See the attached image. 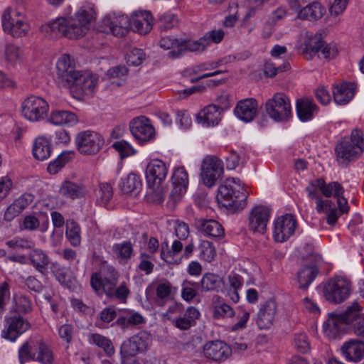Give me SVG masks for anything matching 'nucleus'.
<instances>
[{"label": "nucleus", "mask_w": 364, "mask_h": 364, "mask_svg": "<svg viewBox=\"0 0 364 364\" xmlns=\"http://www.w3.org/2000/svg\"><path fill=\"white\" fill-rule=\"evenodd\" d=\"M93 5L85 4L69 18L60 17L43 26V30L55 36L77 39L84 36L90 29V22L95 18Z\"/></svg>", "instance_id": "obj_1"}, {"label": "nucleus", "mask_w": 364, "mask_h": 364, "mask_svg": "<svg viewBox=\"0 0 364 364\" xmlns=\"http://www.w3.org/2000/svg\"><path fill=\"white\" fill-rule=\"evenodd\" d=\"M248 195L239 178H229L219 186L217 200L230 210H242L247 205Z\"/></svg>", "instance_id": "obj_2"}, {"label": "nucleus", "mask_w": 364, "mask_h": 364, "mask_svg": "<svg viewBox=\"0 0 364 364\" xmlns=\"http://www.w3.org/2000/svg\"><path fill=\"white\" fill-rule=\"evenodd\" d=\"M21 364L33 360L41 364H55L53 350L48 344L38 337L30 338L18 350Z\"/></svg>", "instance_id": "obj_3"}, {"label": "nucleus", "mask_w": 364, "mask_h": 364, "mask_svg": "<svg viewBox=\"0 0 364 364\" xmlns=\"http://www.w3.org/2000/svg\"><path fill=\"white\" fill-rule=\"evenodd\" d=\"M364 149L363 133L359 129L352 131L349 139H344L335 147L337 161L339 164H348L358 158Z\"/></svg>", "instance_id": "obj_4"}, {"label": "nucleus", "mask_w": 364, "mask_h": 364, "mask_svg": "<svg viewBox=\"0 0 364 364\" xmlns=\"http://www.w3.org/2000/svg\"><path fill=\"white\" fill-rule=\"evenodd\" d=\"M151 335L147 331H140L124 341L120 349L122 364H134V357L141 353H144L151 346Z\"/></svg>", "instance_id": "obj_5"}, {"label": "nucleus", "mask_w": 364, "mask_h": 364, "mask_svg": "<svg viewBox=\"0 0 364 364\" xmlns=\"http://www.w3.org/2000/svg\"><path fill=\"white\" fill-rule=\"evenodd\" d=\"M3 30L14 37L26 36L30 31V25L26 16L16 9H6L1 16Z\"/></svg>", "instance_id": "obj_6"}, {"label": "nucleus", "mask_w": 364, "mask_h": 364, "mask_svg": "<svg viewBox=\"0 0 364 364\" xmlns=\"http://www.w3.org/2000/svg\"><path fill=\"white\" fill-rule=\"evenodd\" d=\"M269 117L277 122H285L292 117L290 100L284 92H277L265 103Z\"/></svg>", "instance_id": "obj_7"}, {"label": "nucleus", "mask_w": 364, "mask_h": 364, "mask_svg": "<svg viewBox=\"0 0 364 364\" xmlns=\"http://www.w3.org/2000/svg\"><path fill=\"white\" fill-rule=\"evenodd\" d=\"M98 81L97 75L80 70L68 89L74 98L81 100L85 95H92L95 92Z\"/></svg>", "instance_id": "obj_8"}, {"label": "nucleus", "mask_w": 364, "mask_h": 364, "mask_svg": "<svg viewBox=\"0 0 364 364\" xmlns=\"http://www.w3.org/2000/svg\"><path fill=\"white\" fill-rule=\"evenodd\" d=\"M21 114L32 122H40L45 119L49 110V105L41 97L31 95L21 103Z\"/></svg>", "instance_id": "obj_9"}, {"label": "nucleus", "mask_w": 364, "mask_h": 364, "mask_svg": "<svg viewBox=\"0 0 364 364\" xmlns=\"http://www.w3.org/2000/svg\"><path fill=\"white\" fill-rule=\"evenodd\" d=\"M78 152L82 155H94L100 151L104 145V138L98 132L85 130L78 132L75 139Z\"/></svg>", "instance_id": "obj_10"}, {"label": "nucleus", "mask_w": 364, "mask_h": 364, "mask_svg": "<svg viewBox=\"0 0 364 364\" xmlns=\"http://www.w3.org/2000/svg\"><path fill=\"white\" fill-rule=\"evenodd\" d=\"M350 292V282L342 277H336L329 279L323 287V295L326 299L335 304L346 300Z\"/></svg>", "instance_id": "obj_11"}, {"label": "nucleus", "mask_w": 364, "mask_h": 364, "mask_svg": "<svg viewBox=\"0 0 364 364\" xmlns=\"http://www.w3.org/2000/svg\"><path fill=\"white\" fill-rule=\"evenodd\" d=\"M30 328L31 323L23 315L9 313L4 317V326L1 335L8 341H15Z\"/></svg>", "instance_id": "obj_12"}, {"label": "nucleus", "mask_w": 364, "mask_h": 364, "mask_svg": "<svg viewBox=\"0 0 364 364\" xmlns=\"http://www.w3.org/2000/svg\"><path fill=\"white\" fill-rule=\"evenodd\" d=\"M223 163L218 157L207 156L202 161L200 176L204 184L214 186L223 174Z\"/></svg>", "instance_id": "obj_13"}, {"label": "nucleus", "mask_w": 364, "mask_h": 364, "mask_svg": "<svg viewBox=\"0 0 364 364\" xmlns=\"http://www.w3.org/2000/svg\"><path fill=\"white\" fill-rule=\"evenodd\" d=\"M109 275L102 276L100 273H94L90 278V284L97 293H105L108 297H112L117 284L118 272L113 267L108 269Z\"/></svg>", "instance_id": "obj_14"}, {"label": "nucleus", "mask_w": 364, "mask_h": 364, "mask_svg": "<svg viewBox=\"0 0 364 364\" xmlns=\"http://www.w3.org/2000/svg\"><path fill=\"white\" fill-rule=\"evenodd\" d=\"M173 189L169 195L168 202L173 206L181 200L188 186V175L184 167H176L171 175Z\"/></svg>", "instance_id": "obj_15"}, {"label": "nucleus", "mask_w": 364, "mask_h": 364, "mask_svg": "<svg viewBox=\"0 0 364 364\" xmlns=\"http://www.w3.org/2000/svg\"><path fill=\"white\" fill-rule=\"evenodd\" d=\"M129 130L140 143L149 142L155 138V129L149 119L144 116L133 119L129 123Z\"/></svg>", "instance_id": "obj_16"}, {"label": "nucleus", "mask_w": 364, "mask_h": 364, "mask_svg": "<svg viewBox=\"0 0 364 364\" xmlns=\"http://www.w3.org/2000/svg\"><path fill=\"white\" fill-rule=\"evenodd\" d=\"M58 81L65 87H68L80 70L75 68L74 60L69 55H61L56 62Z\"/></svg>", "instance_id": "obj_17"}, {"label": "nucleus", "mask_w": 364, "mask_h": 364, "mask_svg": "<svg viewBox=\"0 0 364 364\" xmlns=\"http://www.w3.org/2000/svg\"><path fill=\"white\" fill-rule=\"evenodd\" d=\"M270 217V209L259 205L253 207L248 215V228L254 233L264 234Z\"/></svg>", "instance_id": "obj_18"}, {"label": "nucleus", "mask_w": 364, "mask_h": 364, "mask_svg": "<svg viewBox=\"0 0 364 364\" xmlns=\"http://www.w3.org/2000/svg\"><path fill=\"white\" fill-rule=\"evenodd\" d=\"M308 251L306 257L314 261V264L305 266L299 269L297 273V279L301 289L307 288L316 277L318 269L317 263L321 261V256L314 253L313 246L307 244L305 247Z\"/></svg>", "instance_id": "obj_19"}, {"label": "nucleus", "mask_w": 364, "mask_h": 364, "mask_svg": "<svg viewBox=\"0 0 364 364\" xmlns=\"http://www.w3.org/2000/svg\"><path fill=\"white\" fill-rule=\"evenodd\" d=\"M296 221L291 214L279 217L274 223L273 237L276 242H284L291 237L296 230Z\"/></svg>", "instance_id": "obj_20"}, {"label": "nucleus", "mask_w": 364, "mask_h": 364, "mask_svg": "<svg viewBox=\"0 0 364 364\" xmlns=\"http://www.w3.org/2000/svg\"><path fill=\"white\" fill-rule=\"evenodd\" d=\"M168 168L166 164L159 159H153L147 165L145 176L148 187L161 186L166 178Z\"/></svg>", "instance_id": "obj_21"}, {"label": "nucleus", "mask_w": 364, "mask_h": 364, "mask_svg": "<svg viewBox=\"0 0 364 364\" xmlns=\"http://www.w3.org/2000/svg\"><path fill=\"white\" fill-rule=\"evenodd\" d=\"M277 312V305L274 300L269 299L260 304L257 314L256 323L261 330H267L273 326Z\"/></svg>", "instance_id": "obj_22"}, {"label": "nucleus", "mask_w": 364, "mask_h": 364, "mask_svg": "<svg viewBox=\"0 0 364 364\" xmlns=\"http://www.w3.org/2000/svg\"><path fill=\"white\" fill-rule=\"evenodd\" d=\"M203 354L205 358L220 363L231 355L232 348L223 341H215L204 346Z\"/></svg>", "instance_id": "obj_23"}, {"label": "nucleus", "mask_w": 364, "mask_h": 364, "mask_svg": "<svg viewBox=\"0 0 364 364\" xmlns=\"http://www.w3.org/2000/svg\"><path fill=\"white\" fill-rule=\"evenodd\" d=\"M191 41L178 40L170 36L162 37L159 43L164 50H170L168 56L174 59L181 57L186 51H190Z\"/></svg>", "instance_id": "obj_24"}, {"label": "nucleus", "mask_w": 364, "mask_h": 364, "mask_svg": "<svg viewBox=\"0 0 364 364\" xmlns=\"http://www.w3.org/2000/svg\"><path fill=\"white\" fill-rule=\"evenodd\" d=\"M223 112L215 104H210L203 107L196 115V122L203 127H214L219 124Z\"/></svg>", "instance_id": "obj_25"}, {"label": "nucleus", "mask_w": 364, "mask_h": 364, "mask_svg": "<svg viewBox=\"0 0 364 364\" xmlns=\"http://www.w3.org/2000/svg\"><path fill=\"white\" fill-rule=\"evenodd\" d=\"M347 323L339 314L331 313L323 323V330L329 339H336L346 330Z\"/></svg>", "instance_id": "obj_26"}, {"label": "nucleus", "mask_w": 364, "mask_h": 364, "mask_svg": "<svg viewBox=\"0 0 364 364\" xmlns=\"http://www.w3.org/2000/svg\"><path fill=\"white\" fill-rule=\"evenodd\" d=\"M258 103L254 98L239 101L235 107V116L245 122H252L257 114Z\"/></svg>", "instance_id": "obj_27"}, {"label": "nucleus", "mask_w": 364, "mask_h": 364, "mask_svg": "<svg viewBox=\"0 0 364 364\" xmlns=\"http://www.w3.org/2000/svg\"><path fill=\"white\" fill-rule=\"evenodd\" d=\"M129 21L132 29L141 35L150 32L153 26V16L147 11L133 12Z\"/></svg>", "instance_id": "obj_28"}, {"label": "nucleus", "mask_w": 364, "mask_h": 364, "mask_svg": "<svg viewBox=\"0 0 364 364\" xmlns=\"http://www.w3.org/2000/svg\"><path fill=\"white\" fill-rule=\"evenodd\" d=\"M35 196L30 193H24L14 200L6 208L4 218L6 221H11L26 208H27L34 200Z\"/></svg>", "instance_id": "obj_29"}, {"label": "nucleus", "mask_w": 364, "mask_h": 364, "mask_svg": "<svg viewBox=\"0 0 364 364\" xmlns=\"http://www.w3.org/2000/svg\"><path fill=\"white\" fill-rule=\"evenodd\" d=\"M341 351L347 361L358 363L364 357V342L359 339L349 340L343 344Z\"/></svg>", "instance_id": "obj_30"}, {"label": "nucleus", "mask_w": 364, "mask_h": 364, "mask_svg": "<svg viewBox=\"0 0 364 364\" xmlns=\"http://www.w3.org/2000/svg\"><path fill=\"white\" fill-rule=\"evenodd\" d=\"M28 264L31 265L36 271L46 274L48 272L50 259L48 254L40 248L32 249L28 255Z\"/></svg>", "instance_id": "obj_31"}, {"label": "nucleus", "mask_w": 364, "mask_h": 364, "mask_svg": "<svg viewBox=\"0 0 364 364\" xmlns=\"http://www.w3.org/2000/svg\"><path fill=\"white\" fill-rule=\"evenodd\" d=\"M355 85L352 82H342L333 86V95L334 102L338 105H347L354 97Z\"/></svg>", "instance_id": "obj_32"}, {"label": "nucleus", "mask_w": 364, "mask_h": 364, "mask_svg": "<svg viewBox=\"0 0 364 364\" xmlns=\"http://www.w3.org/2000/svg\"><path fill=\"white\" fill-rule=\"evenodd\" d=\"M296 112L302 122L311 121L318 112V107L312 100L301 98L296 100Z\"/></svg>", "instance_id": "obj_33"}, {"label": "nucleus", "mask_w": 364, "mask_h": 364, "mask_svg": "<svg viewBox=\"0 0 364 364\" xmlns=\"http://www.w3.org/2000/svg\"><path fill=\"white\" fill-rule=\"evenodd\" d=\"M224 37V32L219 30H213L208 31L205 36L197 41H192L191 43L190 51L191 52H198L203 51L207 46L212 43H218Z\"/></svg>", "instance_id": "obj_34"}, {"label": "nucleus", "mask_w": 364, "mask_h": 364, "mask_svg": "<svg viewBox=\"0 0 364 364\" xmlns=\"http://www.w3.org/2000/svg\"><path fill=\"white\" fill-rule=\"evenodd\" d=\"M33 310V303L31 298L22 293L14 294L9 308L10 314L26 315Z\"/></svg>", "instance_id": "obj_35"}, {"label": "nucleus", "mask_w": 364, "mask_h": 364, "mask_svg": "<svg viewBox=\"0 0 364 364\" xmlns=\"http://www.w3.org/2000/svg\"><path fill=\"white\" fill-rule=\"evenodd\" d=\"M109 31L116 36H123L130 27L129 18L125 15H118L114 17H107L104 20Z\"/></svg>", "instance_id": "obj_36"}, {"label": "nucleus", "mask_w": 364, "mask_h": 364, "mask_svg": "<svg viewBox=\"0 0 364 364\" xmlns=\"http://www.w3.org/2000/svg\"><path fill=\"white\" fill-rule=\"evenodd\" d=\"M58 193L65 198L75 200L84 197L87 190L81 183L66 180L62 182Z\"/></svg>", "instance_id": "obj_37"}, {"label": "nucleus", "mask_w": 364, "mask_h": 364, "mask_svg": "<svg viewBox=\"0 0 364 364\" xmlns=\"http://www.w3.org/2000/svg\"><path fill=\"white\" fill-rule=\"evenodd\" d=\"M48 121L55 126L71 127L77 124L78 119L76 114L68 110H53Z\"/></svg>", "instance_id": "obj_38"}, {"label": "nucleus", "mask_w": 364, "mask_h": 364, "mask_svg": "<svg viewBox=\"0 0 364 364\" xmlns=\"http://www.w3.org/2000/svg\"><path fill=\"white\" fill-rule=\"evenodd\" d=\"M196 225L199 231L208 237H221L224 235L223 226L215 220L198 219Z\"/></svg>", "instance_id": "obj_39"}, {"label": "nucleus", "mask_w": 364, "mask_h": 364, "mask_svg": "<svg viewBox=\"0 0 364 364\" xmlns=\"http://www.w3.org/2000/svg\"><path fill=\"white\" fill-rule=\"evenodd\" d=\"M304 54L306 58H311L313 55L318 53L323 47V41L321 34H314L311 31H306L305 33Z\"/></svg>", "instance_id": "obj_40"}, {"label": "nucleus", "mask_w": 364, "mask_h": 364, "mask_svg": "<svg viewBox=\"0 0 364 364\" xmlns=\"http://www.w3.org/2000/svg\"><path fill=\"white\" fill-rule=\"evenodd\" d=\"M142 183L139 176L130 173L127 177L122 178L120 188L124 194L137 196L141 189Z\"/></svg>", "instance_id": "obj_41"}, {"label": "nucleus", "mask_w": 364, "mask_h": 364, "mask_svg": "<svg viewBox=\"0 0 364 364\" xmlns=\"http://www.w3.org/2000/svg\"><path fill=\"white\" fill-rule=\"evenodd\" d=\"M325 13V8L319 3L314 2L298 11L297 17L300 19L316 21L321 18Z\"/></svg>", "instance_id": "obj_42"}, {"label": "nucleus", "mask_w": 364, "mask_h": 364, "mask_svg": "<svg viewBox=\"0 0 364 364\" xmlns=\"http://www.w3.org/2000/svg\"><path fill=\"white\" fill-rule=\"evenodd\" d=\"M33 156L39 160L48 159L51 154V147L48 140L43 136H38L33 146Z\"/></svg>", "instance_id": "obj_43"}, {"label": "nucleus", "mask_w": 364, "mask_h": 364, "mask_svg": "<svg viewBox=\"0 0 364 364\" xmlns=\"http://www.w3.org/2000/svg\"><path fill=\"white\" fill-rule=\"evenodd\" d=\"M203 291H219L223 285V279L213 273H205L199 283Z\"/></svg>", "instance_id": "obj_44"}, {"label": "nucleus", "mask_w": 364, "mask_h": 364, "mask_svg": "<svg viewBox=\"0 0 364 364\" xmlns=\"http://www.w3.org/2000/svg\"><path fill=\"white\" fill-rule=\"evenodd\" d=\"M81 229L77 223L74 220H69L66 224L65 236L70 245L73 247H78L81 243Z\"/></svg>", "instance_id": "obj_45"}, {"label": "nucleus", "mask_w": 364, "mask_h": 364, "mask_svg": "<svg viewBox=\"0 0 364 364\" xmlns=\"http://www.w3.org/2000/svg\"><path fill=\"white\" fill-rule=\"evenodd\" d=\"M112 251L118 259L127 262L132 256L133 247L130 242L124 241L114 244L112 247Z\"/></svg>", "instance_id": "obj_46"}, {"label": "nucleus", "mask_w": 364, "mask_h": 364, "mask_svg": "<svg viewBox=\"0 0 364 364\" xmlns=\"http://www.w3.org/2000/svg\"><path fill=\"white\" fill-rule=\"evenodd\" d=\"M88 341L91 344L102 348L108 355L114 353V347L109 339L99 333H92L88 336Z\"/></svg>", "instance_id": "obj_47"}, {"label": "nucleus", "mask_w": 364, "mask_h": 364, "mask_svg": "<svg viewBox=\"0 0 364 364\" xmlns=\"http://www.w3.org/2000/svg\"><path fill=\"white\" fill-rule=\"evenodd\" d=\"M362 307L358 302H353L350 306H348L346 311L343 314H339L342 316L343 318L347 324L355 323L358 318L361 317L363 314L361 313Z\"/></svg>", "instance_id": "obj_48"}, {"label": "nucleus", "mask_w": 364, "mask_h": 364, "mask_svg": "<svg viewBox=\"0 0 364 364\" xmlns=\"http://www.w3.org/2000/svg\"><path fill=\"white\" fill-rule=\"evenodd\" d=\"M156 292V296L161 299H171L176 293V288L168 281L163 280L157 284Z\"/></svg>", "instance_id": "obj_49"}, {"label": "nucleus", "mask_w": 364, "mask_h": 364, "mask_svg": "<svg viewBox=\"0 0 364 364\" xmlns=\"http://www.w3.org/2000/svg\"><path fill=\"white\" fill-rule=\"evenodd\" d=\"M199 283L189 280H184L181 284V297L188 302H191L197 296L196 288Z\"/></svg>", "instance_id": "obj_50"}, {"label": "nucleus", "mask_w": 364, "mask_h": 364, "mask_svg": "<svg viewBox=\"0 0 364 364\" xmlns=\"http://www.w3.org/2000/svg\"><path fill=\"white\" fill-rule=\"evenodd\" d=\"M344 193V188L341 183L336 181L326 183L323 179L322 194L327 197L337 198Z\"/></svg>", "instance_id": "obj_51"}, {"label": "nucleus", "mask_w": 364, "mask_h": 364, "mask_svg": "<svg viewBox=\"0 0 364 364\" xmlns=\"http://www.w3.org/2000/svg\"><path fill=\"white\" fill-rule=\"evenodd\" d=\"M157 23L161 31H167L178 24V18L173 14L164 13L159 17Z\"/></svg>", "instance_id": "obj_52"}, {"label": "nucleus", "mask_w": 364, "mask_h": 364, "mask_svg": "<svg viewBox=\"0 0 364 364\" xmlns=\"http://www.w3.org/2000/svg\"><path fill=\"white\" fill-rule=\"evenodd\" d=\"M183 247V245L180 240H174L172 243L171 249L170 250H161V259L168 264H173L176 262L174 259V256L182 251Z\"/></svg>", "instance_id": "obj_53"}, {"label": "nucleus", "mask_w": 364, "mask_h": 364, "mask_svg": "<svg viewBox=\"0 0 364 364\" xmlns=\"http://www.w3.org/2000/svg\"><path fill=\"white\" fill-rule=\"evenodd\" d=\"M4 56L7 66H15L20 60L18 48L12 44L7 45L5 48Z\"/></svg>", "instance_id": "obj_54"}, {"label": "nucleus", "mask_w": 364, "mask_h": 364, "mask_svg": "<svg viewBox=\"0 0 364 364\" xmlns=\"http://www.w3.org/2000/svg\"><path fill=\"white\" fill-rule=\"evenodd\" d=\"M200 257L207 261L211 262L216 255L215 247L213 244L207 240H202L199 245Z\"/></svg>", "instance_id": "obj_55"}, {"label": "nucleus", "mask_w": 364, "mask_h": 364, "mask_svg": "<svg viewBox=\"0 0 364 364\" xmlns=\"http://www.w3.org/2000/svg\"><path fill=\"white\" fill-rule=\"evenodd\" d=\"M69 159L70 153L63 152L56 159L48 164L47 168L48 171L50 174L57 173L66 164Z\"/></svg>", "instance_id": "obj_56"}, {"label": "nucleus", "mask_w": 364, "mask_h": 364, "mask_svg": "<svg viewBox=\"0 0 364 364\" xmlns=\"http://www.w3.org/2000/svg\"><path fill=\"white\" fill-rule=\"evenodd\" d=\"M6 245L14 250H27L34 246V242L31 239L16 237L6 242Z\"/></svg>", "instance_id": "obj_57"}, {"label": "nucleus", "mask_w": 364, "mask_h": 364, "mask_svg": "<svg viewBox=\"0 0 364 364\" xmlns=\"http://www.w3.org/2000/svg\"><path fill=\"white\" fill-rule=\"evenodd\" d=\"M235 315L233 309L225 303L216 305L213 310V317L215 319L232 318Z\"/></svg>", "instance_id": "obj_58"}, {"label": "nucleus", "mask_w": 364, "mask_h": 364, "mask_svg": "<svg viewBox=\"0 0 364 364\" xmlns=\"http://www.w3.org/2000/svg\"><path fill=\"white\" fill-rule=\"evenodd\" d=\"M323 178H318L310 181L305 188V191L310 200H315L319 198L318 190L322 193Z\"/></svg>", "instance_id": "obj_59"}, {"label": "nucleus", "mask_w": 364, "mask_h": 364, "mask_svg": "<svg viewBox=\"0 0 364 364\" xmlns=\"http://www.w3.org/2000/svg\"><path fill=\"white\" fill-rule=\"evenodd\" d=\"M290 68V64L284 62L282 65L277 66L274 63L267 62L264 66V75L269 77H274L278 73L286 71Z\"/></svg>", "instance_id": "obj_60"}, {"label": "nucleus", "mask_w": 364, "mask_h": 364, "mask_svg": "<svg viewBox=\"0 0 364 364\" xmlns=\"http://www.w3.org/2000/svg\"><path fill=\"white\" fill-rule=\"evenodd\" d=\"M112 147L119 152L121 158L128 157L135 153L132 146L125 140L115 141Z\"/></svg>", "instance_id": "obj_61"}, {"label": "nucleus", "mask_w": 364, "mask_h": 364, "mask_svg": "<svg viewBox=\"0 0 364 364\" xmlns=\"http://www.w3.org/2000/svg\"><path fill=\"white\" fill-rule=\"evenodd\" d=\"M145 58L143 50L134 48L127 55V63L129 65L138 66L141 64Z\"/></svg>", "instance_id": "obj_62"}, {"label": "nucleus", "mask_w": 364, "mask_h": 364, "mask_svg": "<svg viewBox=\"0 0 364 364\" xmlns=\"http://www.w3.org/2000/svg\"><path fill=\"white\" fill-rule=\"evenodd\" d=\"M150 191L147 193V199L149 201L160 204L164 200V188L161 186L156 187H149Z\"/></svg>", "instance_id": "obj_63"}, {"label": "nucleus", "mask_w": 364, "mask_h": 364, "mask_svg": "<svg viewBox=\"0 0 364 364\" xmlns=\"http://www.w3.org/2000/svg\"><path fill=\"white\" fill-rule=\"evenodd\" d=\"M294 345L299 352L303 353H306L310 348L307 336L304 333H296L294 335Z\"/></svg>", "instance_id": "obj_64"}]
</instances>
